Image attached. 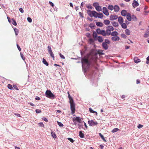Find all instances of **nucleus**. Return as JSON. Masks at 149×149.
<instances>
[{
	"label": "nucleus",
	"instance_id": "nucleus-30",
	"mask_svg": "<svg viewBox=\"0 0 149 149\" xmlns=\"http://www.w3.org/2000/svg\"><path fill=\"white\" fill-rule=\"evenodd\" d=\"M103 50H99L98 51V53L100 55L104 54V53L103 52Z\"/></svg>",
	"mask_w": 149,
	"mask_h": 149
},
{
	"label": "nucleus",
	"instance_id": "nucleus-15",
	"mask_svg": "<svg viewBox=\"0 0 149 149\" xmlns=\"http://www.w3.org/2000/svg\"><path fill=\"white\" fill-rule=\"evenodd\" d=\"M106 29L110 31H113L114 30V28L111 26H107Z\"/></svg>",
	"mask_w": 149,
	"mask_h": 149
},
{
	"label": "nucleus",
	"instance_id": "nucleus-22",
	"mask_svg": "<svg viewBox=\"0 0 149 149\" xmlns=\"http://www.w3.org/2000/svg\"><path fill=\"white\" fill-rule=\"evenodd\" d=\"M75 120L77 121L79 123H81V118L80 117H77L75 118Z\"/></svg>",
	"mask_w": 149,
	"mask_h": 149
},
{
	"label": "nucleus",
	"instance_id": "nucleus-5",
	"mask_svg": "<svg viewBox=\"0 0 149 149\" xmlns=\"http://www.w3.org/2000/svg\"><path fill=\"white\" fill-rule=\"evenodd\" d=\"M47 48L49 53L50 54V56L53 58V60H54V55L53 54L51 47L48 46L47 47Z\"/></svg>",
	"mask_w": 149,
	"mask_h": 149
},
{
	"label": "nucleus",
	"instance_id": "nucleus-4",
	"mask_svg": "<svg viewBox=\"0 0 149 149\" xmlns=\"http://www.w3.org/2000/svg\"><path fill=\"white\" fill-rule=\"evenodd\" d=\"M88 123L90 126H95L98 124V123L96 121H94L93 120H89L88 122Z\"/></svg>",
	"mask_w": 149,
	"mask_h": 149
},
{
	"label": "nucleus",
	"instance_id": "nucleus-42",
	"mask_svg": "<svg viewBox=\"0 0 149 149\" xmlns=\"http://www.w3.org/2000/svg\"><path fill=\"white\" fill-rule=\"evenodd\" d=\"M7 87L8 88L12 90L13 89L12 85L10 84H9L8 85Z\"/></svg>",
	"mask_w": 149,
	"mask_h": 149
},
{
	"label": "nucleus",
	"instance_id": "nucleus-21",
	"mask_svg": "<svg viewBox=\"0 0 149 149\" xmlns=\"http://www.w3.org/2000/svg\"><path fill=\"white\" fill-rule=\"evenodd\" d=\"M111 24L115 27H117L119 26L118 23L116 22H112Z\"/></svg>",
	"mask_w": 149,
	"mask_h": 149
},
{
	"label": "nucleus",
	"instance_id": "nucleus-35",
	"mask_svg": "<svg viewBox=\"0 0 149 149\" xmlns=\"http://www.w3.org/2000/svg\"><path fill=\"white\" fill-rule=\"evenodd\" d=\"M42 62H43V63L44 64L46 65V66H47L48 65H48V63L47 62L46 60L44 58H43Z\"/></svg>",
	"mask_w": 149,
	"mask_h": 149
},
{
	"label": "nucleus",
	"instance_id": "nucleus-64",
	"mask_svg": "<svg viewBox=\"0 0 149 149\" xmlns=\"http://www.w3.org/2000/svg\"><path fill=\"white\" fill-rule=\"evenodd\" d=\"M83 122L84 123V125L85 126V127L86 129H87L88 128V126L87 125L86 123L84 121H83Z\"/></svg>",
	"mask_w": 149,
	"mask_h": 149
},
{
	"label": "nucleus",
	"instance_id": "nucleus-19",
	"mask_svg": "<svg viewBox=\"0 0 149 149\" xmlns=\"http://www.w3.org/2000/svg\"><path fill=\"white\" fill-rule=\"evenodd\" d=\"M97 17H98L102 19L103 17V15L100 13H97Z\"/></svg>",
	"mask_w": 149,
	"mask_h": 149
},
{
	"label": "nucleus",
	"instance_id": "nucleus-2",
	"mask_svg": "<svg viewBox=\"0 0 149 149\" xmlns=\"http://www.w3.org/2000/svg\"><path fill=\"white\" fill-rule=\"evenodd\" d=\"M68 98L69 99V102L70 105V109L71 111V113L73 114L74 113V104L73 99L71 97L69 92H68Z\"/></svg>",
	"mask_w": 149,
	"mask_h": 149
},
{
	"label": "nucleus",
	"instance_id": "nucleus-52",
	"mask_svg": "<svg viewBox=\"0 0 149 149\" xmlns=\"http://www.w3.org/2000/svg\"><path fill=\"white\" fill-rule=\"evenodd\" d=\"M36 112L37 113H39L41 112V111L39 109H36Z\"/></svg>",
	"mask_w": 149,
	"mask_h": 149
},
{
	"label": "nucleus",
	"instance_id": "nucleus-1",
	"mask_svg": "<svg viewBox=\"0 0 149 149\" xmlns=\"http://www.w3.org/2000/svg\"><path fill=\"white\" fill-rule=\"evenodd\" d=\"M81 63L82 68L85 71H86L90 66V62L87 58L84 57L82 58Z\"/></svg>",
	"mask_w": 149,
	"mask_h": 149
},
{
	"label": "nucleus",
	"instance_id": "nucleus-48",
	"mask_svg": "<svg viewBox=\"0 0 149 149\" xmlns=\"http://www.w3.org/2000/svg\"><path fill=\"white\" fill-rule=\"evenodd\" d=\"M57 124L60 127H63V124L61 122L58 121Z\"/></svg>",
	"mask_w": 149,
	"mask_h": 149
},
{
	"label": "nucleus",
	"instance_id": "nucleus-3",
	"mask_svg": "<svg viewBox=\"0 0 149 149\" xmlns=\"http://www.w3.org/2000/svg\"><path fill=\"white\" fill-rule=\"evenodd\" d=\"M46 97L49 98L53 99L55 97L54 95L49 90H47L45 93Z\"/></svg>",
	"mask_w": 149,
	"mask_h": 149
},
{
	"label": "nucleus",
	"instance_id": "nucleus-41",
	"mask_svg": "<svg viewBox=\"0 0 149 149\" xmlns=\"http://www.w3.org/2000/svg\"><path fill=\"white\" fill-rule=\"evenodd\" d=\"M14 30L15 31V35L16 36H17L18 34L19 33V30H18L16 28H15L14 29Z\"/></svg>",
	"mask_w": 149,
	"mask_h": 149
},
{
	"label": "nucleus",
	"instance_id": "nucleus-17",
	"mask_svg": "<svg viewBox=\"0 0 149 149\" xmlns=\"http://www.w3.org/2000/svg\"><path fill=\"white\" fill-rule=\"evenodd\" d=\"M114 9L115 11L118 12L119 11L120 8L118 6L115 5L114 7Z\"/></svg>",
	"mask_w": 149,
	"mask_h": 149
},
{
	"label": "nucleus",
	"instance_id": "nucleus-57",
	"mask_svg": "<svg viewBox=\"0 0 149 149\" xmlns=\"http://www.w3.org/2000/svg\"><path fill=\"white\" fill-rule=\"evenodd\" d=\"M146 59L147 61L146 62V63L148 64L149 63V56Z\"/></svg>",
	"mask_w": 149,
	"mask_h": 149
},
{
	"label": "nucleus",
	"instance_id": "nucleus-40",
	"mask_svg": "<svg viewBox=\"0 0 149 149\" xmlns=\"http://www.w3.org/2000/svg\"><path fill=\"white\" fill-rule=\"evenodd\" d=\"M119 129L118 128H115L113 129L111 131L113 133H114L119 131Z\"/></svg>",
	"mask_w": 149,
	"mask_h": 149
},
{
	"label": "nucleus",
	"instance_id": "nucleus-26",
	"mask_svg": "<svg viewBox=\"0 0 149 149\" xmlns=\"http://www.w3.org/2000/svg\"><path fill=\"white\" fill-rule=\"evenodd\" d=\"M101 34L104 36H106L107 35L106 31L103 30H102V31L101 32Z\"/></svg>",
	"mask_w": 149,
	"mask_h": 149
},
{
	"label": "nucleus",
	"instance_id": "nucleus-56",
	"mask_svg": "<svg viewBox=\"0 0 149 149\" xmlns=\"http://www.w3.org/2000/svg\"><path fill=\"white\" fill-rule=\"evenodd\" d=\"M59 55H60V57L61 58L65 59V57L62 54H61V53H60Z\"/></svg>",
	"mask_w": 149,
	"mask_h": 149
},
{
	"label": "nucleus",
	"instance_id": "nucleus-24",
	"mask_svg": "<svg viewBox=\"0 0 149 149\" xmlns=\"http://www.w3.org/2000/svg\"><path fill=\"white\" fill-rule=\"evenodd\" d=\"M96 25L98 26L102 27L103 26V23L100 22H97L96 23Z\"/></svg>",
	"mask_w": 149,
	"mask_h": 149
},
{
	"label": "nucleus",
	"instance_id": "nucleus-51",
	"mask_svg": "<svg viewBox=\"0 0 149 149\" xmlns=\"http://www.w3.org/2000/svg\"><path fill=\"white\" fill-rule=\"evenodd\" d=\"M27 20L30 23H31L32 22V19H31V18L30 17H28L27 18Z\"/></svg>",
	"mask_w": 149,
	"mask_h": 149
},
{
	"label": "nucleus",
	"instance_id": "nucleus-6",
	"mask_svg": "<svg viewBox=\"0 0 149 149\" xmlns=\"http://www.w3.org/2000/svg\"><path fill=\"white\" fill-rule=\"evenodd\" d=\"M103 13L106 16H108L109 13L108 11L107 8L105 7H103L102 8Z\"/></svg>",
	"mask_w": 149,
	"mask_h": 149
},
{
	"label": "nucleus",
	"instance_id": "nucleus-28",
	"mask_svg": "<svg viewBox=\"0 0 149 149\" xmlns=\"http://www.w3.org/2000/svg\"><path fill=\"white\" fill-rule=\"evenodd\" d=\"M83 125L81 124V123H79L78 124V128L80 130H81V129L83 128Z\"/></svg>",
	"mask_w": 149,
	"mask_h": 149
},
{
	"label": "nucleus",
	"instance_id": "nucleus-9",
	"mask_svg": "<svg viewBox=\"0 0 149 149\" xmlns=\"http://www.w3.org/2000/svg\"><path fill=\"white\" fill-rule=\"evenodd\" d=\"M88 11H89L90 12H91V14L93 17H96V18L97 17V13L95 11H91L90 10H88Z\"/></svg>",
	"mask_w": 149,
	"mask_h": 149
},
{
	"label": "nucleus",
	"instance_id": "nucleus-46",
	"mask_svg": "<svg viewBox=\"0 0 149 149\" xmlns=\"http://www.w3.org/2000/svg\"><path fill=\"white\" fill-rule=\"evenodd\" d=\"M104 43H105L107 44H109L110 43V41L108 39H105Z\"/></svg>",
	"mask_w": 149,
	"mask_h": 149
},
{
	"label": "nucleus",
	"instance_id": "nucleus-31",
	"mask_svg": "<svg viewBox=\"0 0 149 149\" xmlns=\"http://www.w3.org/2000/svg\"><path fill=\"white\" fill-rule=\"evenodd\" d=\"M89 110L90 112L93 113H95L96 115H97V112L95 111H93L91 108H89Z\"/></svg>",
	"mask_w": 149,
	"mask_h": 149
},
{
	"label": "nucleus",
	"instance_id": "nucleus-12",
	"mask_svg": "<svg viewBox=\"0 0 149 149\" xmlns=\"http://www.w3.org/2000/svg\"><path fill=\"white\" fill-rule=\"evenodd\" d=\"M111 40L113 41H118L120 40V38L118 36H114L111 38Z\"/></svg>",
	"mask_w": 149,
	"mask_h": 149
},
{
	"label": "nucleus",
	"instance_id": "nucleus-43",
	"mask_svg": "<svg viewBox=\"0 0 149 149\" xmlns=\"http://www.w3.org/2000/svg\"><path fill=\"white\" fill-rule=\"evenodd\" d=\"M51 135L54 138H56V136L55 133L53 132H51Z\"/></svg>",
	"mask_w": 149,
	"mask_h": 149
},
{
	"label": "nucleus",
	"instance_id": "nucleus-11",
	"mask_svg": "<svg viewBox=\"0 0 149 149\" xmlns=\"http://www.w3.org/2000/svg\"><path fill=\"white\" fill-rule=\"evenodd\" d=\"M118 21L120 24L123 23V19L122 17L121 16L118 17Z\"/></svg>",
	"mask_w": 149,
	"mask_h": 149
},
{
	"label": "nucleus",
	"instance_id": "nucleus-14",
	"mask_svg": "<svg viewBox=\"0 0 149 149\" xmlns=\"http://www.w3.org/2000/svg\"><path fill=\"white\" fill-rule=\"evenodd\" d=\"M102 46L103 48L105 50H107L108 49V46L107 44L103 42L102 43Z\"/></svg>",
	"mask_w": 149,
	"mask_h": 149
},
{
	"label": "nucleus",
	"instance_id": "nucleus-38",
	"mask_svg": "<svg viewBox=\"0 0 149 149\" xmlns=\"http://www.w3.org/2000/svg\"><path fill=\"white\" fill-rule=\"evenodd\" d=\"M97 33L95 31L93 32V36L94 38H96L97 37Z\"/></svg>",
	"mask_w": 149,
	"mask_h": 149
},
{
	"label": "nucleus",
	"instance_id": "nucleus-55",
	"mask_svg": "<svg viewBox=\"0 0 149 149\" xmlns=\"http://www.w3.org/2000/svg\"><path fill=\"white\" fill-rule=\"evenodd\" d=\"M87 8L89 9H92V6H91V5L90 4L88 5L87 6Z\"/></svg>",
	"mask_w": 149,
	"mask_h": 149
},
{
	"label": "nucleus",
	"instance_id": "nucleus-7",
	"mask_svg": "<svg viewBox=\"0 0 149 149\" xmlns=\"http://www.w3.org/2000/svg\"><path fill=\"white\" fill-rule=\"evenodd\" d=\"M118 18V16L116 15H111L110 16V20L111 21L116 19Z\"/></svg>",
	"mask_w": 149,
	"mask_h": 149
},
{
	"label": "nucleus",
	"instance_id": "nucleus-37",
	"mask_svg": "<svg viewBox=\"0 0 149 149\" xmlns=\"http://www.w3.org/2000/svg\"><path fill=\"white\" fill-rule=\"evenodd\" d=\"M125 33L127 35H129L130 34V31L128 29H126L125 30Z\"/></svg>",
	"mask_w": 149,
	"mask_h": 149
},
{
	"label": "nucleus",
	"instance_id": "nucleus-49",
	"mask_svg": "<svg viewBox=\"0 0 149 149\" xmlns=\"http://www.w3.org/2000/svg\"><path fill=\"white\" fill-rule=\"evenodd\" d=\"M38 125L40 127H44V125L42 123H38Z\"/></svg>",
	"mask_w": 149,
	"mask_h": 149
},
{
	"label": "nucleus",
	"instance_id": "nucleus-34",
	"mask_svg": "<svg viewBox=\"0 0 149 149\" xmlns=\"http://www.w3.org/2000/svg\"><path fill=\"white\" fill-rule=\"evenodd\" d=\"M108 9L111 10H112L114 9V7L112 5H109L108 8Z\"/></svg>",
	"mask_w": 149,
	"mask_h": 149
},
{
	"label": "nucleus",
	"instance_id": "nucleus-32",
	"mask_svg": "<svg viewBox=\"0 0 149 149\" xmlns=\"http://www.w3.org/2000/svg\"><path fill=\"white\" fill-rule=\"evenodd\" d=\"M99 136H100V137H101V138L102 139V140H103L104 141L106 142V141L105 139L104 136H103L100 133H99Z\"/></svg>",
	"mask_w": 149,
	"mask_h": 149
},
{
	"label": "nucleus",
	"instance_id": "nucleus-36",
	"mask_svg": "<svg viewBox=\"0 0 149 149\" xmlns=\"http://www.w3.org/2000/svg\"><path fill=\"white\" fill-rule=\"evenodd\" d=\"M96 31L98 34H101L102 30H100V29H97L96 30Z\"/></svg>",
	"mask_w": 149,
	"mask_h": 149
},
{
	"label": "nucleus",
	"instance_id": "nucleus-59",
	"mask_svg": "<svg viewBox=\"0 0 149 149\" xmlns=\"http://www.w3.org/2000/svg\"><path fill=\"white\" fill-rule=\"evenodd\" d=\"M17 46L18 49L19 51H20L21 50V49L20 48L19 46V45L18 44H17Z\"/></svg>",
	"mask_w": 149,
	"mask_h": 149
},
{
	"label": "nucleus",
	"instance_id": "nucleus-13",
	"mask_svg": "<svg viewBox=\"0 0 149 149\" xmlns=\"http://www.w3.org/2000/svg\"><path fill=\"white\" fill-rule=\"evenodd\" d=\"M127 11L125 10H123L121 12V14L122 16H125L127 15Z\"/></svg>",
	"mask_w": 149,
	"mask_h": 149
},
{
	"label": "nucleus",
	"instance_id": "nucleus-62",
	"mask_svg": "<svg viewBox=\"0 0 149 149\" xmlns=\"http://www.w3.org/2000/svg\"><path fill=\"white\" fill-rule=\"evenodd\" d=\"M143 127V126L139 124L138 126V128H142Z\"/></svg>",
	"mask_w": 149,
	"mask_h": 149
},
{
	"label": "nucleus",
	"instance_id": "nucleus-47",
	"mask_svg": "<svg viewBox=\"0 0 149 149\" xmlns=\"http://www.w3.org/2000/svg\"><path fill=\"white\" fill-rule=\"evenodd\" d=\"M132 18L134 20H136V17L134 15H132Z\"/></svg>",
	"mask_w": 149,
	"mask_h": 149
},
{
	"label": "nucleus",
	"instance_id": "nucleus-60",
	"mask_svg": "<svg viewBox=\"0 0 149 149\" xmlns=\"http://www.w3.org/2000/svg\"><path fill=\"white\" fill-rule=\"evenodd\" d=\"M49 3L52 7H53L54 6V4L52 2L50 1L49 2Z\"/></svg>",
	"mask_w": 149,
	"mask_h": 149
},
{
	"label": "nucleus",
	"instance_id": "nucleus-10",
	"mask_svg": "<svg viewBox=\"0 0 149 149\" xmlns=\"http://www.w3.org/2000/svg\"><path fill=\"white\" fill-rule=\"evenodd\" d=\"M127 19L129 21H130L132 19V16L130 13H127Z\"/></svg>",
	"mask_w": 149,
	"mask_h": 149
},
{
	"label": "nucleus",
	"instance_id": "nucleus-33",
	"mask_svg": "<svg viewBox=\"0 0 149 149\" xmlns=\"http://www.w3.org/2000/svg\"><path fill=\"white\" fill-rule=\"evenodd\" d=\"M121 25L123 29H125L127 28V25L125 23H123L121 24Z\"/></svg>",
	"mask_w": 149,
	"mask_h": 149
},
{
	"label": "nucleus",
	"instance_id": "nucleus-29",
	"mask_svg": "<svg viewBox=\"0 0 149 149\" xmlns=\"http://www.w3.org/2000/svg\"><path fill=\"white\" fill-rule=\"evenodd\" d=\"M95 9L98 11H102V8L99 5L97 7L95 8Z\"/></svg>",
	"mask_w": 149,
	"mask_h": 149
},
{
	"label": "nucleus",
	"instance_id": "nucleus-45",
	"mask_svg": "<svg viewBox=\"0 0 149 149\" xmlns=\"http://www.w3.org/2000/svg\"><path fill=\"white\" fill-rule=\"evenodd\" d=\"M12 20L13 21L12 24L15 26H16L17 25L16 21L13 19H12Z\"/></svg>",
	"mask_w": 149,
	"mask_h": 149
},
{
	"label": "nucleus",
	"instance_id": "nucleus-53",
	"mask_svg": "<svg viewBox=\"0 0 149 149\" xmlns=\"http://www.w3.org/2000/svg\"><path fill=\"white\" fill-rule=\"evenodd\" d=\"M13 86L14 88L17 90H18L19 89L16 85H13Z\"/></svg>",
	"mask_w": 149,
	"mask_h": 149
},
{
	"label": "nucleus",
	"instance_id": "nucleus-23",
	"mask_svg": "<svg viewBox=\"0 0 149 149\" xmlns=\"http://www.w3.org/2000/svg\"><path fill=\"white\" fill-rule=\"evenodd\" d=\"M97 40L98 41L100 42H101L103 41V39L102 37L99 36L97 37Z\"/></svg>",
	"mask_w": 149,
	"mask_h": 149
},
{
	"label": "nucleus",
	"instance_id": "nucleus-18",
	"mask_svg": "<svg viewBox=\"0 0 149 149\" xmlns=\"http://www.w3.org/2000/svg\"><path fill=\"white\" fill-rule=\"evenodd\" d=\"M149 35V30L147 29L144 34V37L145 38L148 37Z\"/></svg>",
	"mask_w": 149,
	"mask_h": 149
},
{
	"label": "nucleus",
	"instance_id": "nucleus-58",
	"mask_svg": "<svg viewBox=\"0 0 149 149\" xmlns=\"http://www.w3.org/2000/svg\"><path fill=\"white\" fill-rule=\"evenodd\" d=\"M19 10L22 13H23L24 12V10H23V9L21 8H19Z\"/></svg>",
	"mask_w": 149,
	"mask_h": 149
},
{
	"label": "nucleus",
	"instance_id": "nucleus-39",
	"mask_svg": "<svg viewBox=\"0 0 149 149\" xmlns=\"http://www.w3.org/2000/svg\"><path fill=\"white\" fill-rule=\"evenodd\" d=\"M106 32L107 35H108V36H109V35H111V31L107 29H106Z\"/></svg>",
	"mask_w": 149,
	"mask_h": 149
},
{
	"label": "nucleus",
	"instance_id": "nucleus-27",
	"mask_svg": "<svg viewBox=\"0 0 149 149\" xmlns=\"http://www.w3.org/2000/svg\"><path fill=\"white\" fill-rule=\"evenodd\" d=\"M104 23L106 25H109L110 23V22L108 20L105 19L104 20Z\"/></svg>",
	"mask_w": 149,
	"mask_h": 149
},
{
	"label": "nucleus",
	"instance_id": "nucleus-8",
	"mask_svg": "<svg viewBox=\"0 0 149 149\" xmlns=\"http://www.w3.org/2000/svg\"><path fill=\"white\" fill-rule=\"evenodd\" d=\"M132 6L134 8H136L139 5V3L136 0H134L132 3Z\"/></svg>",
	"mask_w": 149,
	"mask_h": 149
},
{
	"label": "nucleus",
	"instance_id": "nucleus-63",
	"mask_svg": "<svg viewBox=\"0 0 149 149\" xmlns=\"http://www.w3.org/2000/svg\"><path fill=\"white\" fill-rule=\"evenodd\" d=\"M35 99L36 100H40V98L39 97L36 96V97Z\"/></svg>",
	"mask_w": 149,
	"mask_h": 149
},
{
	"label": "nucleus",
	"instance_id": "nucleus-16",
	"mask_svg": "<svg viewBox=\"0 0 149 149\" xmlns=\"http://www.w3.org/2000/svg\"><path fill=\"white\" fill-rule=\"evenodd\" d=\"M118 33L116 31H114L111 33V35L113 37L116 36L118 35Z\"/></svg>",
	"mask_w": 149,
	"mask_h": 149
},
{
	"label": "nucleus",
	"instance_id": "nucleus-50",
	"mask_svg": "<svg viewBox=\"0 0 149 149\" xmlns=\"http://www.w3.org/2000/svg\"><path fill=\"white\" fill-rule=\"evenodd\" d=\"M20 55L22 59L24 60L25 59V58L24 57L23 54H22V53H20Z\"/></svg>",
	"mask_w": 149,
	"mask_h": 149
},
{
	"label": "nucleus",
	"instance_id": "nucleus-54",
	"mask_svg": "<svg viewBox=\"0 0 149 149\" xmlns=\"http://www.w3.org/2000/svg\"><path fill=\"white\" fill-rule=\"evenodd\" d=\"M68 139L72 143H73L74 142V140L71 138H68Z\"/></svg>",
	"mask_w": 149,
	"mask_h": 149
},
{
	"label": "nucleus",
	"instance_id": "nucleus-44",
	"mask_svg": "<svg viewBox=\"0 0 149 149\" xmlns=\"http://www.w3.org/2000/svg\"><path fill=\"white\" fill-rule=\"evenodd\" d=\"M93 5L94 7H95V8H96L99 5V4L98 3L95 2L93 3Z\"/></svg>",
	"mask_w": 149,
	"mask_h": 149
},
{
	"label": "nucleus",
	"instance_id": "nucleus-20",
	"mask_svg": "<svg viewBox=\"0 0 149 149\" xmlns=\"http://www.w3.org/2000/svg\"><path fill=\"white\" fill-rule=\"evenodd\" d=\"M79 136L81 138H83L84 137V133L82 132V131H79Z\"/></svg>",
	"mask_w": 149,
	"mask_h": 149
},
{
	"label": "nucleus",
	"instance_id": "nucleus-25",
	"mask_svg": "<svg viewBox=\"0 0 149 149\" xmlns=\"http://www.w3.org/2000/svg\"><path fill=\"white\" fill-rule=\"evenodd\" d=\"M134 60L135 63H137L140 62V60L137 57H135L134 58Z\"/></svg>",
	"mask_w": 149,
	"mask_h": 149
},
{
	"label": "nucleus",
	"instance_id": "nucleus-61",
	"mask_svg": "<svg viewBox=\"0 0 149 149\" xmlns=\"http://www.w3.org/2000/svg\"><path fill=\"white\" fill-rule=\"evenodd\" d=\"M42 119L43 120L45 121L46 122H47L48 120L45 117H43L42 118Z\"/></svg>",
	"mask_w": 149,
	"mask_h": 149
}]
</instances>
